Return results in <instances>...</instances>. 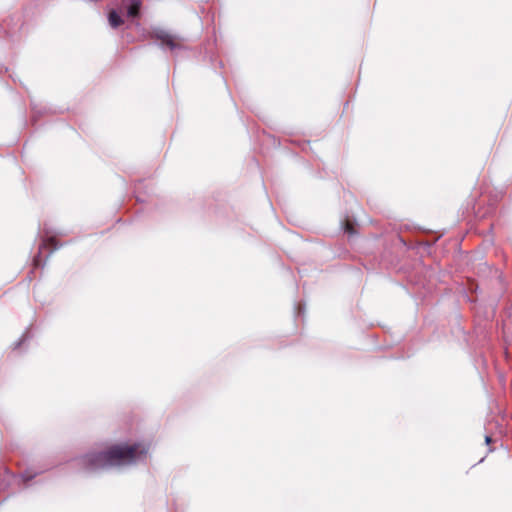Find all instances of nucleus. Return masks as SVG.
Here are the masks:
<instances>
[{"label": "nucleus", "mask_w": 512, "mask_h": 512, "mask_svg": "<svg viewBox=\"0 0 512 512\" xmlns=\"http://www.w3.org/2000/svg\"><path fill=\"white\" fill-rule=\"evenodd\" d=\"M122 23H123L122 18L115 11H111L109 13V24L113 28L120 26Z\"/></svg>", "instance_id": "4"}, {"label": "nucleus", "mask_w": 512, "mask_h": 512, "mask_svg": "<svg viewBox=\"0 0 512 512\" xmlns=\"http://www.w3.org/2000/svg\"><path fill=\"white\" fill-rule=\"evenodd\" d=\"M485 441H486L487 444H489L492 441V439H491L490 436H486L485 437Z\"/></svg>", "instance_id": "7"}, {"label": "nucleus", "mask_w": 512, "mask_h": 512, "mask_svg": "<svg viewBox=\"0 0 512 512\" xmlns=\"http://www.w3.org/2000/svg\"><path fill=\"white\" fill-rule=\"evenodd\" d=\"M141 1L135 0L128 7V15L130 17H137L140 13Z\"/></svg>", "instance_id": "3"}, {"label": "nucleus", "mask_w": 512, "mask_h": 512, "mask_svg": "<svg viewBox=\"0 0 512 512\" xmlns=\"http://www.w3.org/2000/svg\"><path fill=\"white\" fill-rule=\"evenodd\" d=\"M344 230L350 235H354L356 233L354 223L349 219H346L344 222Z\"/></svg>", "instance_id": "6"}, {"label": "nucleus", "mask_w": 512, "mask_h": 512, "mask_svg": "<svg viewBox=\"0 0 512 512\" xmlns=\"http://www.w3.org/2000/svg\"><path fill=\"white\" fill-rule=\"evenodd\" d=\"M42 247H49L50 253H52L58 248V241L55 237H49L44 241Z\"/></svg>", "instance_id": "5"}, {"label": "nucleus", "mask_w": 512, "mask_h": 512, "mask_svg": "<svg viewBox=\"0 0 512 512\" xmlns=\"http://www.w3.org/2000/svg\"><path fill=\"white\" fill-rule=\"evenodd\" d=\"M154 38L160 41L161 45L174 50L182 47V41L179 37L172 35L164 30H158L154 33Z\"/></svg>", "instance_id": "2"}, {"label": "nucleus", "mask_w": 512, "mask_h": 512, "mask_svg": "<svg viewBox=\"0 0 512 512\" xmlns=\"http://www.w3.org/2000/svg\"><path fill=\"white\" fill-rule=\"evenodd\" d=\"M148 450V446L143 443L117 444L103 451L87 453L81 458L80 463L89 471L131 465L145 457Z\"/></svg>", "instance_id": "1"}]
</instances>
